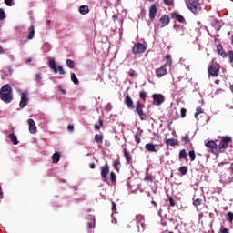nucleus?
<instances>
[{"mask_svg": "<svg viewBox=\"0 0 233 233\" xmlns=\"http://www.w3.org/2000/svg\"><path fill=\"white\" fill-rule=\"evenodd\" d=\"M0 99L4 101V103H12V99H14V95L12 94V87L10 85H4L0 90Z\"/></svg>", "mask_w": 233, "mask_h": 233, "instance_id": "nucleus-1", "label": "nucleus"}, {"mask_svg": "<svg viewBox=\"0 0 233 233\" xmlns=\"http://www.w3.org/2000/svg\"><path fill=\"white\" fill-rule=\"evenodd\" d=\"M186 6L192 14L201 12V0H186Z\"/></svg>", "mask_w": 233, "mask_h": 233, "instance_id": "nucleus-2", "label": "nucleus"}, {"mask_svg": "<svg viewBox=\"0 0 233 233\" xmlns=\"http://www.w3.org/2000/svg\"><path fill=\"white\" fill-rule=\"evenodd\" d=\"M221 68V66L217 62H212L208 69V76H211V77H218L219 76V70Z\"/></svg>", "mask_w": 233, "mask_h": 233, "instance_id": "nucleus-3", "label": "nucleus"}, {"mask_svg": "<svg viewBox=\"0 0 233 233\" xmlns=\"http://www.w3.org/2000/svg\"><path fill=\"white\" fill-rule=\"evenodd\" d=\"M232 142V137L225 136L222 137L218 144V152L228 148V145Z\"/></svg>", "mask_w": 233, "mask_h": 233, "instance_id": "nucleus-4", "label": "nucleus"}, {"mask_svg": "<svg viewBox=\"0 0 233 233\" xmlns=\"http://www.w3.org/2000/svg\"><path fill=\"white\" fill-rule=\"evenodd\" d=\"M49 68H51L55 74H57V72L60 74V76H65L66 74L65 69H63V66H57L56 65V59L54 58L49 60Z\"/></svg>", "mask_w": 233, "mask_h": 233, "instance_id": "nucleus-5", "label": "nucleus"}, {"mask_svg": "<svg viewBox=\"0 0 233 233\" xmlns=\"http://www.w3.org/2000/svg\"><path fill=\"white\" fill-rule=\"evenodd\" d=\"M205 146L208 148H210L212 154H214L215 156H218L219 155V147H218V144L214 140H209V141L206 142Z\"/></svg>", "mask_w": 233, "mask_h": 233, "instance_id": "nucleus-6", "label": "nucleus"}, {"mask_svg": "<svg viewBox=\"0 0 233 233\" xmlns=\"http://www.w3.org/2000/svg\"><path fill=\"white\" fill-rule=\"evenodd\" d=\"M146 50H147V44H141V43H137L132 48V52L133 54H135V56H137L138 54H145Z\"/></svg>", "mask_w": 233, "mask_h": 233, "instance_id": "nucleus-7", "label": "nucleus"}, {"mask_svg": "<svg viewBox=\"0 0 233 233\" xmlns=\"http://www.w3.org/2000/svg\"><path fill=\"white\" fill-rule=\"evenodd\" d=\"M153 105L157 106H161L165 103V96L162 94H153Z\"/></svg>", "mask_w": 233, "mask_h": 233, "instance_id": "nucleus-8", "label": "nucleus"}, {"mask_svg": "<svg viewBox=\"0 0 233 233\" xmlns=\"http://www.w3.org/2000/svg\"><path fill=\"white\" fill-rule=\"evenodd\" d=\"M108 174H110V167L108 166V164H106L101 167V177L102 181H104L105 183L108 181Z\"/></svg>", "mask_w": 233, "mask_h": 233, "instance_id": "nucleus-9", "label": "nucleus"}, {"mask_svg": "<svg viewBox=\"0 0 233 233\" xmlns=\"http://www.w3.org/2000/svg\"><path fill=\"white\" fill-rule=\"evenodd\" d=\"M28 105V91H23L21 94V100L19 106L20 108H25Z\"/></svg>", "mask_w": 233, "mask_h": 233, "instance_id": "nucleus-10", "label": "nucleus"}, {"mask_svg": "<svg viewBox=\"0 0 233 233\" xmlns=\"http://www.w3.org/2000/svg\"><path fill=\"white\" fill-rule=\"evenodd\" d=\"M143 108H145V105H143L140 101L137 102V106H136V112L138 114L141 121L145 120V113L143 112Z\"/></svg>", "mask_w": 233, "mask_h": 233, "instance_id": "nucleus-11", "label": "nucleus"}, {"mask_svg": "<svg viewBox=\"0 0 233 233\" xmlns=\"http://www.w3.org/2000/svg\"><path fill=\"white\" fill-rule=\"evenodd\" d=\"M167 65H162L160 67L156 69L157 77H164V76H167Z\"/></svg>", "mask_w": 233, "mask_h": 233, "instance_id": "nucleus-12", "label": "nucleus"}, {"mask_svg": "<svg viewBox=\"0 0 233 233\" xmlns=\"http://www.w3.org/2000/svg\"><path fill=\"white\" fill-rule=\"evenodd\" d=\"M156 15H157V5L156 4H153L149 7V19H151V21H154V19H156Z\"/></svg>", "mask_w": 233, "mask_h": 233, "instance_id": "nucleus-13", "label": "nucleus"}, {"mask_svg": "<svg viewBox=\"0 0 233 233\" xmlns=\"http://www.w3.org/2000/svg\"><path fill=\"white\" fill-rule=\"evenodd\" d=\"M28 126H29V132L30 134H35L37 132V126H35V121L34 119L29 118L27 120Z\"/></svg>", "mask_w": 233, "mask_h": 233, "instance_id": "nucleus-14", "label": "nucleus"}, {"mask_svg": "<svg viewBox=\"0 0 233 233\" xmlns=\"http://www.w3.org/2000/svg\"><path fill=\"white\" fill-rule=\"evenodd\" d=\"M160 25L161 27L163 28L164 26H167V25L170 24V17H168V15H164L160 17Z\"/></svg>", "mask_w": 233, "mask_h": 233, "instance_id": "nucleus-15", "label": "nucleus"}, {"mask_svg": "<svg viewBox=\"0 0 233 233\" xmlns=\"http://www.w3.org/2000/svg\"><path fill=\"white\" fill-rule=\"evenodd\" d=\"M125 105H127L129 110L134 109V101L132 100V97H130V95H127L125 98Z\"/></svg>", "mask_w": 233, "mask_h": 233, "instance_id": "nucleus-16", "label": "nucleus"}, {"mask_svg": "<svg viewBox=\"0 0 233 233\" xmlns=\"http://www.w3.org/2000/svg\"><path fill=\"white\" fill-rule=\"evenodd\" d=\"M166 145H168L169 147H179V141L176 138H168L166 140Z\"/></svg>", "mask_w": 233, "mask_h": 233, "instance_id": "nucleus-17", "label": "nucleus"}, {"mask_svg": "<svg viewBox=\"0 0 233 233\" xmlns=\"http://www.w3.org/2000/svg\"><path fill=\"white\" fill-rule=\"evenodd\" d=\"M124 157H126L127 165H132V156L130 153L127 150V148L123 149Z\"/></svg>", "mask_w": 233, "mask_h": 233, "instance_id": "nucleus-18", "label": "nucleus"}, {"mask_svg": "<svg viewBox=\"0 0 233 233\" xmlns=\"http://www.w3.org/2000/svg\"><path fill=\"white\" fill-rule=\"evenodd\" d=\"M157 145L153 144V143H147L145 146L146 150H147V152H157V149L156 148Z\"/></svg>", "mask_w": 233, "mask_h": 233, "instance_id": "nucleus-19", "label": "nucleus"}, {"mask_svg": "<svg viewBox=\"0 0 233 233\" xmlns=\"http://www.w3.org/2000/svg\"><path fill=\"white\" fill-rule=\"evenodd\" d=\"M35 28L34 27V25H31L28 28L27 39L32 40V38L35 37Z\"/></svg>", "mask_w": 233, "mask_h": 233, "instance_id": "nucleus-20", "label": "nucleus"}, {"mask_svg": "<svg viewBox=\"0 0 233 233\" xmlns=\"http://www.w3.org/2000/svg\"><path fill=\"white\" fill-rule=\"evenodd\" d=\"M141 136H143V130L139 129L135 134V141L137 145H139V143H141Z\"/></svg>", "mask_w": 233, "mask_h": 233, "instance_id": "nucleus-21", "label": "nucleus"}, {"mask_svg": "<svg viewBox=\"0 0 233 233\" xmlns=\"http://www.w3.org/2000/svg\"><path fill=\"white\" fill-rule=\"evenodd\" d=\"M217 52L221 56V57H227V54L225 53V50L223 49V46L221 44H218L217 46Z\"/></svg>", "mask_w": 233, "mask_h": 233, "instance_id": "nucleus-22", "label": "nucleus"}, {"mask_svg": "<svg viewBox=\"0 0 233 233\" xmlns=\"http://www.w3.org/2000/svg\"><path fill=\"white\" fill-rule=\"evenodd\" d=\"M8 139H10L11 143H13V145H19V141L17 140V136H15V134H9L7 136Z\"/></svg>", "mask_w": 233, "mask_h": 233, "instance_id": "nucleus-23", "label": "nucleus"}, {"mask_svg": "<svg viewBox=\"0 0 233 233\" xmlns=\"http://www.w3.org/2000/svg\"><path fill=\"white\" fill-rule=\"evenodd\" d=\"M79 14L82 15H86L88 12H90V9H88V5H81L78 9Z\"/></svg>", "mask_w": 233, "mask_h": 233, "instance_id": "nucleus-24", "label": "nucleus"}, {"mask_svg": "<svg viewBox=\"0 0 233 233\" xmlns=\"http://www.w3.org/2000/svg\"><path fill=\"white\" fill-rule=\"evenodd\" d=\"M113 167L117 173H119V170L121 169V161L119 160V158L113 161Z\"/></svg>", "mask_w": 233, "mask_h": 233, "instance_id": "nucleus-25", "label": "nucleus"}, {"mask_svg": "<svg viewBox=\"0 0 233 233\" xmlns=\"http://www.w3.org/2000/svg\"><path fill=\"white\" fill-rule=\"evenodd\" d=\"M95 141L97 143L98 147H101L103 145V135L96 134L95 135Z\"/></svg>", "mask_w": 233, "mask_h": 233, "instance_id": "nucleus-26", "label": "nucleus"}, {"mask_svg": "<svg viewBox=\"0 0 233 233\" xmlns=\"http://www.w3.org/2000/svg\"><path fill=\"white\" fill-rule=\"evenodd\" d=\"M165 59H166V63L164 65H166V67L169 66V68H172V56L167 55L165 56Z\"/></svg>", "mask_w": 233, "mask_h": 233, "instance_id": "nucleus-27", "label": "nucleus"}, {"mask_svg": "<svg viewBox=\"0 0 233 233\" xmlns=\"http://www.w3.org/2000/svg\"><path fill=\"white\" fill-rule=\"evenodd\" d=\"M188 155L187 154V150L186 149H182L180 150L179 152V155H178V159H185L186 161H188V159L187 158Z\"/></svg>", "mask_w": 233, "mask_h": 233, "instance_id": "nucleus-28", "label": "nucleus"}, {"mask_svg": "<svg viewBox=\"0 0 233 233\" xmlns=\"http://www.w3.org/2000/svg\"><path fill=\"white\" fill-rule=\"evenodd\" d=\"M53 163H59V159H61V153L55 152L52 156Z\"/></svg>", "mask_w": 233, "mask_h": 233, "instance_id": "nucleus-29", "label": "nucleus"}, {"mask_svg": "<svg viewBox=\"0 0 233 233\" xmlns=\"http://www.w3.org/2000/svg\"><path fill=\"white\" fill-rule=\"evenodd\" d=\"M173 17L178 21V23H185V17H183V15L177 14V13H175L173 14Z\"/></svg>", "mask_w": 233, "mask_h": 233, "instance_id": "nucleus-30", "label": "nucleus"}, {"mask_svg": "<svg viewBox=\"0 0 233 233\" xmlns=\"http://www.w3.org/2000/svg\"><path fill=\"white\" fill-rule=\"evenodd\" d=\"M178 172H180L181 176H187L188 174V167L182 166L179 167Z\"/></svg>", "mask_w": 233, "mask_h": 233, "instance_id": "nucleus-31", "label": "nucleus"}, {"mask_svg": "<svg viewBox=\"0 0 233 233\" xmlns=\"http://www.w3.org/2000/svg\"><path fill=\"white\" fill-rule=\"evenodd\" d=\"M71 81H73L74 85H79V79L76 76V73L71 74Z\"/></svg>", "mask_w": 233, "mask_h": 233, "instance_id": "nucleus-32", "label": "nucleus"}, {"mask_svg": "<svg viewBox=\"0 0 233 233\" xmlns=\"http://www.w3.org/2000/svg\"><path fill=\"white\" fill-rule=\"evenodd\" d=\"M138 232H145V222L137 223Z\"/></svg>", "mask_w": 233, "mask_h": 233, "instance_id": "nucleus-33", "label": "nucleus"}, {"mask_svg": "<svg viewBox=\"0 0 233 233\" xmlns=\"http://www.w3.org/2000/svg\"><path fill=\"white\" fill-rule=\"evenodd\" d=\"M188 156L190 157V161H196V152L194 150H191L188 152Z\"/></svg>", "mask_w": 233, "mask_h": 233, "instance_id": "nucleus-34", "label": "nucleus"}, {"mask_svg": "<svg viewBox=\"0 0 233 233\" xmlns=\"http://www.w3.org/2000/svg\"><path fill=\"white\" fill-rule=\"evenodd\" d=\"M137 223H145V217L143 215H137Z\"/></svg>", "mask_w": 233, "mask_h": 233, "instance_id": "nucleus-35", "label": "nucleus"}, {"mask_svg": "<svg viewBox=\"0 0 233 233\" xmlns=\"http://www.w3.org/2000/svg\"><path fill=\"white\" fill-rule=\"evenodd\" d=\"M199 114H203V108H201V106H198L196 109V113H195L196 119H198V116H199Z\"/></svg>", "mask_w": 233, "mask_h": 233, "instance_id": "nucleus-36", "label": "nucleus"}, {"mask_svg": "<svg viewBox=\"0 0 233 233\" xmlns=\"http://www.w3.org/2000/svg\"><path fill=\"white\" fill-rule=\"evenodd\" d=\"M228 221H229V223H233V213L232 212H228L226 216Z\"/></svg>", "mask_w": 233, "mask_h": 233, "instance_id": "nucleus-37", "label": "nucleus"}, {"mask_svg": "<svg viewBox=\"0 0 233 233\" xmlns=\"http://www.w3.org/2000/svg\"><path fill=\"white\" fill-rule=\"evenodd\" d=\"M139 97H140V99H143L144 101H147V92L146 91H141L139 93Z\"/></svg>", "mask_w": 233, "mask_h": 233, "instance_id": "nucleus-38", "label": "nucleus"}, {"mask_svg": "<svg viewBox=\"0 0 233 233\" xmlns=\"http://www.w3.org/2000/svg\"><path fill=\"white\" fill-rule=\"evenodd\" d=\"M6 19V14L5 13V10L0 8V21H3Z\"/></svg>", "mask_w": 233, "mask_h": 233, "instance_id": "nucleus-39", "label": "nucleus"}, {"mask_svg": "<svg viewBox=\"0 0 233 233\" xmlns=\"http://www.w3.org/2000/svg\"><path fill=\"white\" fill-rule=\"evenodd\" d=\"M182 141L186 144H188V142L190 141V137L188 135H185L184 137H182Z\"/></svg>", "mask_w": 233, "mask_h": 233, "instance_id": "nucleus-40", "label": "nucleus"}, {"mask_svg": "<svg viewBox=\"0 0 233 233\" xmlns=\"http://www.w3.org/2000/svg\"><path fill=\"white\" fill-rule=\"evenodd\" d=\"M110 181H111L112 183H116V173H114V172H111V173H110Z\"/></svg>", "mask_w": 233, "mask_h": 233, "instance_id": "nucleus-41", "label": "nucleus"}, {"mask_svg": "<svg viewBox=\"0 0 233 233\" xmlns=\"http://www.w3.org/2000/svg\"><path fill=\"white\" fill-rule=\"evenodd\" d=\"M220 233H230V231L228 230V228H225V226H221L220 229H219Z\"/></svg>", "mask_w": 233, "mask_h": 233, "instance_id": "nucleus-42", "label": "nucleus"}, {"mask_svg": "<svg viewBox=\"0 0 233 233\" xmlns=\"http://www.w3.org/2000/svg\"><path fill=\"white\" fill-rule=\"evenodd\" d=\"M227 56H228V59H229V62L233 63V51H228Z\"/></svg>", "mask_w": 233, "mask_h": 233, "instance_id": "nucleus-43", "label": "nucleus"}, {"mask_svg": "<svg viewBox=\"0 0 233 233\" xmlns=\"http://www.w3.org/2000/svg\"><path fill=\"white\" fill-rule=\"evenodd\" d=\"M66 66H68V68H74V61L67 59Z\"/></svg>", "mask_w": 233, "mask_h": 233, "instance_id": "nucleus-44", "label": "nucleus"}, {"mask_svg": "<svg viewBox=\"0 0 233 233\" xmlns=\"http://www.w3.org/2000/svg\"><path fill=\"white\" fill-rule=\"evenodd\" d=\"M128 76H130V77H136V76H137V73H136L134 69H130L128 71Z\"/></svg>", "mask_w": 233, "mask_h": 233, "instance_id": "nucleus-45", "label": "nucleus"}, {"mask_svg": "<svg viewBox=\"0 0 233 233\" xmlns=\"http://www.w3.org/2000/svg\"><path fill=\"white\" fill-rule=\"evenodd\" d=\"M193 205L195 207H199V205H201V198H197L193 201Z\"/></svg>", "mask_w": 233, "mask_h": 233, "instance_id": "nucleus-46", "label": "nucleus"}, {"mask_svg": "<svg viewBox=\"0 0 233 233\" xmlns=\"http://www.w3.org/2000/svg\"><path fill=\"white\" fill-rule=\"evenodd\" d=\"M100 125H95V130H101V127L103 126V120L99 119Z\"/></svg>", "mask_w": 233, "mask_h": 233, "instance_id": "nucleus-47", "label": "nucleus"}, {"mask_svg": "<svg viewBox=\"0 0 233 233\" xmlns=\"http://www.w3.org/2000/svg\"><path fill=\"white\" fill-rule=\"evenodd\" d=\"M35 81H36L37 83H41V81H42V79H43V77H41V75L36 74V75L35 76Z\"/></svg>", "mask_w": 233, "mask_h": 233, "instance_id": "nucleus-48", "label": "nucleus"}, {"mask_svg": "<svg viewBox=\"0 0 233 233\" xmlns=\"http://www.w3.org/2000/svg\"><path fill=\"white\" fill-rule=\"evenodd\" d=\"M181 117H186L187 116V109L182 108L180 110Z\"/></svg>", "mask_w": 233, "mask_h": 233, "instance_id": "nucleus-49", "label": "nucleus"}, {"mask_svg": "<svg viewBox=\"0 0 233 233\" xmlns=\"http://www.w3.org/2000/svg\"><path fill=\"white\" fill-rule=\"evenodd\" d=\"M165 5H167V6H170L172 5V0H163Z\"/></svg>", "mask_w": 233, "mask_h": 233, "instance_id": "nucleus-50", "label": "nucleus"}, {"mask_svg": "<svg viewBox=\"0 0 233 233\" xmlns=\"http://www.w3.org/2000/svg\"><path fill=\"white\" fill-rule=\"evenodd\" d=\"M67 130H68V132H74V126L68 125Z\"/></svg>", "mask_w": 233, "mask_h": 233, "instance_id": "nucleus-51", "label": "nucleus"}, {"mask_svg": "<svg viewBox=\"0 0 233 233\" xmlns=\"http://www.w3.org/2000/svg\"><path fill=\"white\" fill-rule=\"evenodd\" d=\"M145 179H146V181H153L152 176H150V175H147Z\"/></svg>", "mask_w": 233, "mask_h": 233, "instance_id": "nucleus-52", "label": "nucleus"}, {"mask_svg": "<svg viewBox=\"0 0 233 233\" xmlns=\"http://www.w3.org/2000/svg\"><path fill=\"white\" fill-rule=\"evenodd\" d=\"M169 201H170V206L171 207H175L176 206V202H174V198H170Z\"/></svg>", "mask_w": 233, "mask_h": 233, "instance_id": "nucleus-53", "label": "nucleus"}, {"mask_svg": "<svg viewBox=\"0 0 233 233\" xmlns=\"http://www.w3.org/2000/svg\"><path fill=\"white\" fill-rule=\"evenodd\" d=\"M5 3L7 6H12V0H5Z\"/></svg>", "mask_w": 233, "mask_h": 233, "instance_id": "nucleus-54", "label": "nucleus"}, {"mask_svg": "<svg viewBox=\"0 0 233 233\" xmlns=\"http://www.w3.org/2000/svg\"><path fill=\"white\" fill-rule=\"evenodd\" d=\"M112 210H113V212H116V206L114 202H112Z\"/></svg>", "mask_w": 233, "mask_h": 233, "instance_id": "nucleus-55", "label": "nucleus"}, {"mask_svg": "<svg viewBox=\"0 0 233 233\" xmlns=\"http://www.w3.org/2000/svg\"><path fill=\"white\" fill-rule=\"evenodd\" d=\"M105 145L106 147H110V140H106Z\"/></svg>", "mask_w": 233, "mask_h": 233, "instance_id": "nucleus-56", "label": "nucleus"}, {"mask_svg": "<svg viewBox=\"0 0 233 233\" xmlns=\"http://www.w3.org/2000/svg\"><path fill=\"white\" fill-rule=\"evenodd\" d=\"M89 167H90V168H96V164H94V163H91L90 165H89Z\"/></svg>", "mask_w": 233, "mask_h": 233, "instance_id": "nucleus-57", "label": "nucleus"}, {"mask_svg": "<svg viewBox=\"0 0 233 233\" xmlns=\"http://www.w3.org/2000/svg\"><path fill=\"white\" fill-rule=\"evenodd\" d=\"M0 54H5V49L0 46Z\"/></svg>", "mask_w": 233, "mask_h": 233, "instance_id": "nucleus-58", "label": "nucleus"}, {"mask_svg": "<svg viewBox=\"0 0 233 233\" xmlns=\"http://www.w3.org/2000/svg\"><path fill=\"white\" fill-rule=\"evenodd\" d=\"M0 199H3V190H1V187H0Z\"/></svg>", "mask_w": 233, "mask_h": 233, "instance_id": "nucleus-59", "label": "nucleus"}, {"mask_svg": "<svg viewBox=\"0 0 233 233\" xmlns=\"http://www.w3.org/2000/svg\"><path fill=\"white\" fill-rule=\"evenodd\" d=\"M8 57L11 59V61H14V55H9Z\"/></svg>", "mask_w": 233, "mask_h": 233, "instance_id": "nucleus-60", "label": "nucleus"}, {"mask_svg": "<svg viewBox=\"0 0 233 233\" xmlns=\"http://www.w3.org/2000/svg\"><path fill=\"white\" fill-rule=\"evenodd\" d=\"M229 170H231V172H233V163L230 164Z\"/></svg>", "mask_w": 233, "mask_h": 233, "instance_id": "nucleus-61", "label": "nucleus"}, {"mask_svg": "<svg viewBox=\"0 0 233 233\" xmlns=\"http://www.w3.org/2000/svg\"><path fill=\"white\" fill-rule=\"evenodd\" d=\"M60 92H62V94H66V90L62 89V88H60Z\"/></svg>", "mask_w": 233, "mask_h": 233, "instance_id": "nucleus-62", "label": "nucleus"}, {"mask_svg": "<svg viewBox=\"0 0 233 233\" xmlns=\"http://www.w3.org/2000/svg\"><path fill=\"white\" fill-rule=\"evenodd\" d=\"M25 62H26V63H32V58H27V59L25 60Z\"/></svg>", "mask_w": 233, "mask_h": 233, "instance_id": "nucleus-63", "label": "nucleus"}, {"mask_svg": "<svg viewBox=\"0 0 233 233\" xmlns=\"http://www.w3.org/2000/svg\"><path fill=\"white\" fill-rule=\"evenodd\" d=\"M94 226L92 225V223H88V228H93Z\"/></svg>", "mask_w": 233, "mask_h": 233, "instance_id": "nucleus-64", "label": "nucleus"}]
</instances>
